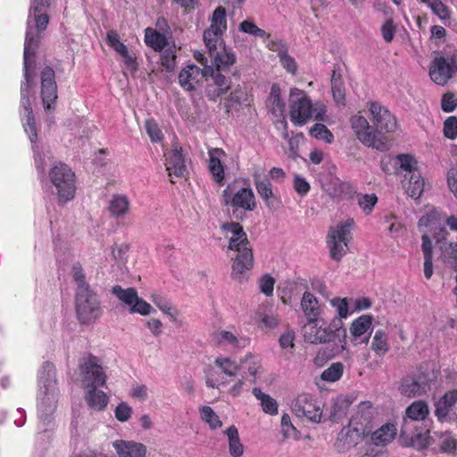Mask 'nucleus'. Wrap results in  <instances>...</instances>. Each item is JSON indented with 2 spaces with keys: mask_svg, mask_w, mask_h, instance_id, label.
I'll return each instance as SVG.
<instances>
[{
  "mask_svg": "<svg viewBox=\"0 0 457 457\" xmlns=\"http://www.w3.org/2000/svg\"><path fill=\"white\" fill-rule=\"evenodd\" d=\"M370 112L373 118L375 129H373L367 120L359 115L351 118V126L354 130L357 138L365 145L376 148L379 151H386L390 145L384 133H390L396 129V120L387 109L377 102L370 104Z\"/></svg>",
  "mask_w": 457,
  "mask_h": 457,
  "instance_id": "1",
  "label": "nucleus"
},
{
  "mask_svg": "<svg viewBox=\"0 0 457 457\" xmlns=\"http://www.w3.org/2000/svg\"><path fill=\"white\" fill-rule=\"evenodd\" d=\"M37 49V43L34 35L29 29L26 33V39L24 45L23 54V76L24 80L21 84V104H30L29 97L32 95V90L36 86V52Z\"/></svg>",
  "mask_w": 457,
  "mask_h": 457,
  "instance_id": "2",
  "label": "nucleus"
},
{
  "mask_svg": "<svg viewBox=\"0 0 457 457\" xmlns=\"http://www.w3.org/2000/svg\"><path fill=\"white\" fill-rule=\"evenodd\" d=\"M49 179L55 187L59 204L63 205L74 198L75 173L68 165L62 162L54 165L49 171Z\"/></svg>",
  "mask_w": 457,
  "mask_h": 457,
  "instance_id": "3",
  "label": "nucleus"
},
{
  "mask_svg": "<svg viewBox=\"0 0 457 457\" xmlns=\"http://www.w3.org/2000/svg\"><path fill=\"white\" fill-rule=\"evenodd\" d=\"M75 310L79 321L90 325L102 314L101 302L92 287L75 291Z\"/></svg>",
  "mask_w": 457,
  "mask_h": 457,
  "instance_id": "4",
  "label": "nucleus"
},
{
  "mask_svg": "<svg viewBox=\"0 0 457 457\" xmlns=\"http://www.w3.org/2000/svg\"><path fill=\"white\" fill-rule=\"evenodd\" d=\"M228 247L229 250L237 252L234 258L231 276L235 279L241 280L245 271L251 270L253 266V250L246 233H242L241 237H230Z\"/></svg>",
  "mask_w": 457,
  "mask_h": 457,
  "instance_id": "5",
  "label": "nucleus"
},
{
  "mask_svg": "<svg viewBox=\"0 0 457 457\" xmlns=\"http://www.w3.org/2000/svg\"><path fill=\"white\" fill-rule=\"evenodd\" d=\"M353 225V219H347L335 227H330L327 243L329 247L330 257L337 262L341 261L348 251V243L352 238L351 229Z\"/></svg>",
  "mask_w": 457,
  "mask_h": 457,
  "instance_id": "6",
  "label": "nucleus"
},
{
  "mask_svg": "<svg viewBox=\"0 0 457 457\" xmlns=\"http://www.w3.org/2000/svg\"><path fill=\"white\" fill-rule=\"evenodd\" d=\"M82 381L87 385L103 386L106 383V375L103 370L101 361L91 353H85L79 363Z\"/></svg>",
  "mask_w": 457,
  "mask_h": 457,
  "instance_id": "7",
  "label": "nucleus"
},
{
  "mask_svg": "<svg viewBox=\"0 0 457 457\" xmlns=\"http://www.w3.org/2000/svg\"><path fill=\"white\" fill-rule=\"evenodd\" d=\"M112 293L129 308V313L148 315L154 312L151 304L140 298L134 287L122 288L116 285L112 288Z\"/></svg>",
  "mask_w": 457,
  "mask_h": 457,
  "instance_id": "8",
  "label": "nucleus"
},
{
  "mask_svg": "<svg viewBox=\"0 0 457 457\" xmlns=\"http://www.w3.org/2000/svg\"><path fill=\"white\" fill-rule=\"evenodd\" d=\"M455 70L457 71V56L436 57L431 63L429 76L435 83L444 86L453 77Z\"/></svg>",
  "mask_w": 457,
  "mask_h": 457,
  "instance_id": "9",
  "label": "nucleus"
},
{
  "mask_svg": "<svg viewBox=\"0 0 457 457\" xmlns=\"http://www.w3.org/2000/svg\"><path fill=\"white\" fill-rule=\"evenodd\" d=\"M291 410L298 418H306V420L316 423L320 422L322 411L308 395H298L292 402Z\"/></svg>",
  "mask_w": 457,
  "mask_h": 457,
  "instance_id": "10",
  "label": "nucleus"
},
{
  "mask_svg": "<svg viewBox=\"0 0 457 457\" xmlns=\"http://www.w3.org/2000/svg\"><path fill=\"white\" fill-rule=\"evenodd\" d=\"M430 389V379L428 375L419 373L403 378L399 386L400 393L406 397H417Z\"/></svg>",
  "mask_w": 457,
  "mask_h": 457,
  "instance_id": "11",
  "label": "nucleus"
},
{
  "mask_svg": "<svg viewBox=\"0 0 457 457\" xmlns=\"http://www.w3.org/2000/svg\"><path fill=\"white\" fill-rule=\"evenodd\" d=\"M41 96L46 110L54 109L57 96V84L53 68L45 67L40 74Z\"/></svg>",
  "mask_w": 457,
  "mask_h": 457,
  "instance_id": "12",
  "label": "nucleus"
},
{
  "mask_svg": "<svg viewBox=\"0 0 457 457\" xmlns=\"http://www.w3.org/2000/svg\"><path fill=\"white\" fill-rule=\"evenodd\" d=\"M230 205L233 207L231 215L236 220H243L245 211H253L256 207L255 197L251 188H241L231 198Z\"/></svg>",
  "mask_w": 457,
  "mask_h": 457,
  "instance_id": "13",
  "label": "nucleus"
},
{
  "mask_svg": "<svg viewBox=\"0 0 457 457\" xmlns=\"http://www.w3.org/2000/svg\"><path fill=\"white\" fill-rule=\"evenodd\" d=\"M208 49L209 56L212 59L213 68L225 71L236 62V56L233 52L228 51L221 39L213 41L210 45H205Z\"/></svg>",
  "mask_w": 457,
  "mask_h": 457,
  "instance_id": "14",
  "label": "nucleus"
},
{
  "mask_svg": "<svg viewBox=\"0 0 457 457\" xmlns=\"http://www.w3.org/2000/svg\"><path fill=\"white\" fill-rule=\"evenodd\" d=\"M40 379L46 396L43 399V403H46V411L52 412L55 408V368L53 363L49 361L44 362Z\"/></svg>",
  "mask_w": 457,
  "mask_h": 457,
  "instance_id": "15",
  "label": "nucleus"
},
{
  "mask_svg": "<svg viewBox=\"0 0 457 457\" xmlns=\"http://www.w3.org/2000/svg\"><path fill=\"white\" fill-rule=\"evenodd\" d=\"M227 29L226 9L218 6L212 17L211 26L204 32V41L205 45H210L213 41L221 42V35Z\"/></svg>",
  "mask_w": 457,
  "mask_h": 457,
  "instance_id": "16",
  "label": "nucleus"
},
{
  "mask_svg": "<svg viewBox=\"0 0 457 457\" xmlns=\"http://www.w3.org/2000/svg\"><path fill=\"white\" fill-rule=\"evenodd\" d=\"M164 157L166 170L168 171L170 181L171 183H175L172 178L173 176L176 178H183L187 174L181 147H175L172 150L165 152Z\"/></svg>",
  "mask_w": 457,
  "mask_h": 457,
  "instance_id": "17",
  "label": "nucleus"
},
{
  "mask_svg": "<svg viewBox=\"0 0 457 457\" xmlns=\"http://www.w3.org/2000/svg\"><path fill=\"white\" fill-rule=\"evenodd\" d=\"M367 429L362 427L345 428L337 437V448L340 452H346L351 447L357 445L360 439L367 436Z\"/></svg>",
  "mask_w": 457,
  "mask_h": 457,
  "instance_id": "18",
  "label": "nucleus"
},
{
  "mask_svg": "<svg viewBox=\"0 0 457 457\" xmlns=\"http://www.w3.org/2000/svg\"><path fill=\"white\" fill-rule=\"evenodd\" d=\"M312 116L311 101L305 97L293 100L290 105V119L295 124L302 126L307 122Z\"/></svg>",
  "mask_w": 457,
  "mask_h": 457,
  "instance_id": "19",
  "label": "nucleus"
},
{
  "mask_svg": "<svg viewBox=\"0 0 457 457\" xmlns=\"http://www.w3.org/2000/svg\"><path fill=\"white\" fill-rule=\"evenodd\" d=\"M372 324V317L370 315H361L358 319L354 320L350 326L351 341L357 344H367L370 337V333L365 336L363 338L358 339L363 336Z\"/></svg>",
  "mask_w": 457,
  "mask_h": 457,
  "instance_id": "20",
  "label": "nucleus"
},
{
  "mask_svg": "<svg viewBox=\"0 0 457 457\" xmlns=\"http://www.w3.org/2000/svg\"><path fill=\"white\" fill-rule=\"evenodd\" d=\"M254 185L257 193L265 202L267 207L271 211H277L280 207V201L273 194L270 182L254 176Z\"/></svg>",
  "mask_w": 457,
  "mask_h": 457,
  "instance_id": "21",
  "label": "nucleus"
},
{
  "mask_svg": "<svg viewBox=\"0 0 457 457\" xmlns=\"http://www.w3.org/2000/svg\"><path fill=\"white\" fill-rule=\"evenodd\" d=\"M373 412L370 402H362L358 406L356 414L350 420V427H362L367 429V436L371 433Z\"/></svg>",
  "mask_w": 457,
  "mask_h": 457,
  "instance_id": "22",
  "label": "nucleus"
},
{
  "mask_svg": "<svg viewBox=\"0 0 457 457\" xmlns=\"http://www.w3.org/2000/svg\"><path fill=\"white\" fill-rule=\"evenodd\" d=\"M119 457H145L146 447L141 443L117 440L113 443Z\"/></svg>",
  "mask_w": 457,
  "mask_h": 457,
  "instance_id": "23",
  "label": "nucleus"
},
{
  "mask_svg": "<svg viewBox=\"0 0 457 457\" xmlns=\"http://www.w3.org/2000/svg\"><path fill=\"white\" fill-rule=\"evenodd\" d=\"M323 328L319 325V320H311L302 328L303 337L305 342L312 345L326 344L325 337H322Z\"/></svg>",
  "mask_w": 457,
  "mask_h": 457,
  "instance_id": "24",
  "label": "nucleus"
},
{
  "mask_svg": "<svg viewBox=\"0 0 457 457\" xmlns=\"http://www.w3.org/2000/svg\"><path fill=\"white\" fill-rule=\"evenodd\" d=\"M326 193L334 199H341L351 195L353 190L351 185L337 178L331 179L328 183L323 185Z\"/></svg>",
  "mask_w": 457,
  "mask_h": 457,
  "instance_id": "25",
  "label": "nucleus"
},
{
  "mask_svg": "<svg viewBox=\"0 0 457 457\" xmlns=\"http://www.w3.org/2000/svg\"><path fill=\"white\" fill-rule=\"evenodd\" d=\"M301 308L307 320H319L321 314V307L316 296L304 292L301 299Z\"/></svg>",
  "mask_w": 457,
  "mask_h": 457,
  "instance_id": "26",
  "label": "nucleus"
},
{
  "mask_svg": "<svg viewBox=\"0 0 457 457\" xmlns=\"http://www.w3.org/2000/svg\"><path fill=\"white\" fill-rule=\"evenodd\" d=\"M98 385H87L86 400L90 408L103 411L108 403V396L102 390L97 389Z\"/></svg>",
  "mask_w": 457,
  "mask_h": 457,
  "instance_id": "27",
  "label": "nucleus"
},
{
  "mask_svg": "<svg viewBox=\"0 0 457 457\" xmlns=\"http://www.w3.org/2000/svg\"><path fill=\"white\" fill-rule=\"evenodd\" d=\"M129 200L124 195H114L109 202L108 211L112 217L122 219L129 211Z\"/></svg>",
  "mask_w": 457,
  "mask_h": 457,
  "instance_id": "28",
  "label": "nucleus"
},
{
  "mask_svg": "<svg viewBox=\"0 0 457 457\" xmlns=\"http://www.w3.org/2000/svg\"><path fill=\"white\" fill-rule=\"evenodd\" d=\"M457 402V390L448 391L436 403L435 414L439 420L445 419Z\"/></svg>",
  "mask_w": 457,
  "mask_h": 457,
  "instance_id": "29",
  "label": "nucleus"
},
{
  "mask_svg": "<svg viewBox=\"0 0 457 457\" xmlns=\"http://www.w3.org/2000/svg\"><path fill=\"white\" fill-rule=\"evenodd\" d=\"M267 106L273 115L283 118L285 112V103L280 98V88L278 84H273L270 88Z\"/></svg>",
  "mask_w": 457,
  "mask_h": 457,
  "instance_id": "30",
  "label": "nucleus"
},
{
  "mask_svg": "<svg viewBox=\"0 0 457 457\" xmlns=\"http://www.w3.org/2000/svg\"><path fill=\"white\" fill-rule=\"evenodd\" d=\"M250 359H253V355L251 353L247 354L245 359H241L239 363L237 364L229 358L218 357L215 359L214 363L224 374L233 377L236 376L237 371L243 368L244 364L247 363Z\"/></svg>",
  "mask_w": 457,
  "mask_h": 457,
  "instance_id": "31",
  "label": "nucleus"
},
{
  "mask_svg": "<svg viewBox=\"0 0 457 457\" xmlns=\"http://www.w3.org/2000/svg\"><path fill=\"white\" fill-rule=\"evenodd\" d=\"M225 153L220 148H212L209 151V169L216 182L220 183L224 179V169L220 160Z\"/></svg>",
  "mask_w": 457,
  "mask_h": 457,
  "instance_id": "32",
  "label": "nucleus"
},
{
  "mask_svg": "<svg viewBox=\"0 0 457 457\" xmlns=\"http://www.w3.org/2000/svg\"><path fill=\"white\" fill-rule=\"evenodd\" d=\"M371 441L376 445H385L390 443L396 435V428L393 424L383 425L376 431H371Z\"/></svg>",
  "mask_w": 457,
  "mask_h": 457,
  "instance_id": "33",
  "label": "nucleus"
},
{
  "mask_svg": "<svg viewBox=\"0 0 457 457\" xmlns=\"http://www.w3.org/2000/svg\"><path fill=\"white\" fill-rule=\"evenodd\" d=\"M404 179L408 180L407 182H403V187L406 193L412 198H420L423 193L425 185L420 173L412 172L410 174V177Z\"/></svg>",
  "mask_w": 457,
  "mask_h": 457,
  "instance_id": "34",
  "label": "nucleus"
},
{
  "mask_svg": "<svg viewBox=\"0 0 457 457\" xmlns=\"http://www.w3.org/2000/svg\"><path fill=\"white\" fill-rule=\"evenodd\" d=\"M198 74L199 69L195 65H189L183 69L179 75V81L180 86L187 91L194 90V83L197 81L196 77Z\"/></svg>",
  "mask_w": 457,
  "mask_h": 457,
  "instance_id": "35",
  "label": "nucleus"
},
{
  "mask_svg": "<svg viewBox=\"0 0 457 457\" xmlns=\"http://www.w3.org/2000/svg\"><path fill=\"white\" fill-rule=\"evenodd\" d=\"M253 395L260 401L262 411L270 415L278 414V403L270 395L263 393L261 388L254 387Z\"/></svg>",
  "mask_w": 457,
  "mask_h": 457,
  "instance_id": "36",
  "label": "nucleus"
},
{
  "mask_svg": "<svg viewBox=\"0 0 457 457\" xmlns=\"http://www.w3.org/2000/svg\"><path fill=\"white\" fill-rule=\"evenodd\" d=\"M351 404L352 401L348 397H337L331 407L329 419L338 422L346 415Z\"/></svg>",
  "mask_w": 457,
  "mask_h": 457,
  "instance_id": "37",
  "label": "nucleus"
},
{
  "mask_svg": "<svg viewBox=\"0 0 457 457\" xmlns=\"http://www.w3.org/2000/svg\"><path fill=\"white\" fill-rule=\"evenodd\" d=\"M331 90L333 98L337 104L345 105V89L344 86V81L342 79V76L340 73L337 72L336 70L333 71L331 76Z\"/></svg>",
  "mask_w": 457,
  "mask_h": 457,
  "instance_id": "38",
  "label": "nucleus"
},
{
  "mask_svg": "<svg viewBox=\"0 0 457 457\" xmlns=\"http://www.w3.org/2000/svg\"><path fill=\"white\" fill-rule=\"evenodd\" d=\"M228 437L229 453L233 457H240L244 453V446L240 442L237 428L232 425L226 431Z\"/></svg>",
  "mask_w": 457,
  "mask_h": 457,
  "instance_id": "39",
  "label": "nucleus"
},
{
  "mask_svg": "<svg viewBox=\"0 0 457 457\" xmlns=\"http://www.w3.org/2000/svg\"><path fill=\"white\" fill-rule=\"evenodd\" d=\"M30 17H31V14L29 15V20H28L27 32L30 29L34 35L35 39L37 40V43L38 44V35L40 32H42L43 30H45L46 29L48 22H49V18H48V15L46 13H45L44 12L34 13L33 22H34L35 28H33L31 26Z\"/></svg>",
  "mask_w": 457,
  "mask_h": 457,
  "instance_id": "40",
  "label": "nucleus"
},
{
  "mask_svg": "<svg viewBox=\"0 0 457 457\" xmlns=\"http://www.w3.org/2000/svg\"><path fill=\"white\" fill-rule=\"evenodd\" d=\"M428 413V406L424 401H416L406 409V415L411 420H423Z\"/></svg>",
  "mask_w": 457,
  "mask_h": 457,
  "instance_id": "41",
  "label": "nucleus"
},
{
  "mask_svg": "<svg viewBox=\"0 0 457 457\" xmlns=\"http://www.w3.org/2000/svg\"><path fill=\"white\" fill-rule=\"evenodd\" d=\"M145 41L147 46H151L155 51L162 50L167 45L165 36L151 28L145 29Z\"/></svg>",
  "mask_w": 457,
  "mask_h": 457,
  "instance_id": "42",
  "label": "nucleus"
},
{
  "mask_svg": "<svg viewBox=\"0 0 457 457\" xmlns=\"http://www.w3.org/2000/svg\"><path fill=\"white\" fill-rule=\"evenodd\" d=\"M71 275L76 284V290L80 291L91 287L86 280L85 271L79 262H75L71 270Z\"/></svg>",
  "mask_w": 457,
  "mask_h": 457,
  "instance_id": "43",
  "label": "nucleus"
},
{
  "mask_svg": "<svg viewBox=\"0 0 457 457\" xmlns=\"http://www.w3.org/2000/svg\"><path fill=\"white\" fill-rule=\"evenodd\" d=\"M371 348L378 355H384L389 350L386 333L383 330H378L372 338Z\"/></svg>",
  "mask_w": 457,
  "mask_h": 457,
  "instance_id": "44",
  "label": "nucleus"
},
{
  "mask_svg": "<svg viewBox=\"0 0 457 457\" xmlns=\"http://www.w3.org/2000/svg\"><path fill=\"white\" fill-rule=\"evenodd\" d=\"M344 365L341 362H334L320 375V378L328 382H336L343 375Z\"/></svg>",
  "mask_w": 457,
  "mask_h": 457,
  "instance_id": "45",
  "label": "nucleus"
},
{
  "mask_svg": "<svg viewBox=\"0 0 457 457\" xmlns=\"http://www.w3.org/2000/svg\"><path fill=\"white\" fill-rule=\"evenodd\" d=\"M205 73H209L212 79L213 84L217 85L219 87H222V89L228 91L230 87L227 78L220 73V70L214 69L212 65H205Z\"/></svg>",
  "mask_w": 457,
  "mask_h": 457,
  "instance_id": "46",
  "label": "nucleus"
},
{
  "mask_svg": "<svg viewBox=\"0 0 457 457\" xmlns=\"http://www.w3.org/2000/svg\"><path fill=\"white\" fill-rule=\"evenodd\" d=\"M403 445L406 446H412L418 450H423L430 445L429 436H428L427 434H415L409 439L404 440Z\"/></svg>",
  "mask_w": 457,
  "mask_h": 457,
  "instance_id": "47",
  "label": "nucleus"
},
{
  "mask_svg": "<svg viewBox=\"0 0 457 457\" xmlns=\"http://www.w3.org/2000/svg\"><path fill=\"white\" fill-rule=\"evenodd\" d=\"M200 412L202 419L209 423L212 428L221 427L222 422L211 407L204 406L200 409Z\"/></svg>",
  "mask_w": 457,
  "mask_h": 457,
  "instance_id": "48",
  "label": "nucleus"
},
{
  "mask_svg": "<svg viewBox=\"0 0 457 457\" xmlns=\"http://www.w3.org/2000/svg\"><path fill=\"white\" fill-rule=\"evenodd\" d=\"M107 44L112 47L117 54H125L128 47L120 42L119 34L114 30H110L106 37Z\"/></svg>",
  "mask_w": 457,
  "mask_h": 457,
  "instance_id": "49",
  "label": "nucleus"
},
{
  "mask_svg": "<svg viewBox=\"0 0 457 457\" xmlns=\"http://www.w3.org/2000/svg\"><path fill=\"white\" fill-rule=\"evenodd\" d=\"M310 134L318 138L325 140L328 143H331L333 140V134L328 129V128L321 123H316L311 129Z\"/></svg>",
  "mask_w": 457,
  "mask_h": 457,
  "instance_id": "50",
  "label": "nucleus"
},
{
  "mask_svg": "<svg viewBox=\"0 0 457 457\" xmlns=\"http://www.w3.org/2000/svg\"><path fill=\"white\" fill-rule=\"evenodd\" d=\"M343 318H340L339 316L335 317L330 323L328 324L331 328H333L336 332L340 334V344H341V349L345 350L346 349V329L344 327V322L342 320Z\"/></svg>",
  "mask_w": 457,
  "mask_h": 457,
  "instance_id": "51",
  "label": "nucleus"
},
{
  "mask_svg": "<svg viewBox=\"0 0 457 457\" xmlns=\"http://www.w3.org/2000/svg\"><path fill=\"white\" fill-rule=\"evenodd\" d=\"M239 30L259 37H265L267 36L265 30L258 28L253 21L245 20L239 24Z\"/></svg>",
  "mask_w": 457,
  "mask_h": 457,
  "instance_id": "52",
  "label": "nucleus"
},
{
  "mask_svg": "<svg viewBox=\"0 0 457 457\" xmlns=\"http://www.w3.org/2000/svg\"><path fill=\"white\" fill-rule=\"evenodd\" d=\"M25 111V116H26V125L29 128V138L31 142H35L37 139V132H36V122L32 112V108L30 104H22Z\"/></svg>",
  "mask_w": 457,
  "mask_h": 457,
  "instance_id": "53",
  "label": "nucleus"
},
{
  "mask_svg": "<svg viewBox=\"0 0 457 457\" xmlns=\"http://www.w3.org/2000/svg\"><path fill=\"white\" fill-rule=\"evenodd\" d=\"M398 160L400 161V167L407 171V173L404 175V179H407L410 177V174L412 172H420L415 167L414 164L416 163L413 157L410 154H400L397 156Z\"/></svg>",
  "mask_w": 457,
  "mask_h": 457,
  "instance_id": "54",
  "label": "nucleus"
},
{
  "mask_svg": "<svg viewBox=\"0 0 457 457\" xmlns=\"http://www.w3.org/2000/svg\"><path fill=\"white\" fill-rule=\"evenodd\" d=\"M145 130L152 142L162 141L163 136L157 123L153 120H147L145 124Z\"/></svg>",
  "mask_w": 457,
  "mask_h": 457,
  "instance_id": "55",
  "label": "nucleus"
},
{
  "mask_svg": "<svg viewBox=\"0 0 457 457\" xmlns=\"http://www.w3.org/2000/svg\"><path fill=\"white\" fill-rule=\"evenodd\" d=\"M176 55L171 49L164 50L161 54V64L167 71L171 72L175 68Z\"/></svg>",
  "mask_w": 457,
  "mask_h": 457,
  "instance_id": "56",
  "label": "nucleus"
},
{
  "mask_svg": "<svg viewBox=\"0 0 457 457\" xmlns=\"http://www.w3.org/2000/svg\"><path fill=\"white\" fill-rule=\"evenodd\" d=\"M115 418L120 422L128 421L132 414V408L125 402L119 403L115 409Z\"/></svg>",
  "mask_w": 457,
  "mask_h": 457,
  "instance_id": "57",
  "label": "nucleus"
},
{
  "mask_svg": "<svg viewBox=\"0 0 457 457\" xmlns=\"http://www.w3.org/2000/svg\"><path fill=\"white\" fill-rule=\"evenodd\" d=\"M444 134L450 139L457 137V117H448L444 122Z\"/></svg>",
  "mask_w": 457,
  "mask_h": 457,
  "instance_id": "58",
  "label": "nucleus"
},
{
  "mask_svg": "<svg viewBox=\"0 0 457 457\" xmlns=\"http://www.w3.org/2000/svg\"><path fill=\"white\" fill-rule=\"evenodd\" d=\"M378 202V197L375 194H366L359 197L358 203L360 207L367 212H370Z\"/></svg>",
  "mask_w": 457,
  "mask_h": 457,
  "instance_id": "59",
  "label": "nucleus"
},
{
  "mask_svg": "<svg viewBox=\"0 0 457 457\" xmlns=\"http://www.w3.org/2000/svg\"><path fill=\"white\" fill-rule=\"evenodd\" d=\"M153 303L164 313L168 314L171 318H174V315L171 312L172 307L170 303L160 295H152L151 296Z\"/></svg>",
  "mask_w": 457,
  "mask_h": 457,
  "instance_id": "60",
  "label": "nucleus"
},
{
  "mask_svg": "<svg viewBox=\"0 0 457 457\" xmlns=\"http://www.w3.org/2000/svg\"><path fill=\"white\" fill-rule=\"evenodd\" d=\"M430 8L433 11V12L436 14L441 20H446L450 18L449 10L441 0L432 1Z\"/></svg>",
  "mask_w": 457,
  "mask_h": 457,
  "instance_id": "61",
  "label": "nucleus"
},
{
  "mask_svg": "<svg viewBox=\"0 0 457 457\" xmlns=\"http://www.w3.org/2000/svg\"><path fill=\"white\" fill-rule=\"evenodd\" d=\"M332 306L337 308L338 316L340 318H346L348 316V303L346 298H333L330 301Z\"/></svg>",
  "mask_w": 457,
  "mask_h": 457,
  "instance_id": "62",
  "label": "nucleus"
},
{
  "mask_svg": "<svg viewBox=\"0 0 457 457\" xmlns=\"http://www.w3.org/2000/svg\"><path fill=\"white\" fill-rule=\"evenodd\" d=\"M441 107L445 112H451L457 107V98L453 93H446L443 96Z\"/></svg>",
  "mask_w": 457,
  "mask_h": 457,
  "instance_id": "63",
  "label": "nucleus"
},
{
  "mask_svg": "<svg viewBox=\"0 0 457 457\" xmlns=\"http://www.w3.org/2000/svg\"><path fill=\"white\" fill-rule=\"evenodd\" d=\"M274 284L275 279L269 275H265L260 279V289L264 295L270 296L273 294Z\"/></svg>",
  "mask_w": 457,
  "mask_h": 457,
  "instance_id": "64",
  "label": "nucleus"
}]
</instances>
